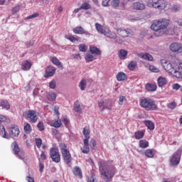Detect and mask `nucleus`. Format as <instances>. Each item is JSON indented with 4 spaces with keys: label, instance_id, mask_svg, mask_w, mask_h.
Instances as JSON below:
<instances>
[{
    "label": "nucleus",
    "instance_id": "obj_58",
    "mask_svg": "<svg viewBox=\"0 0 182 182\" xmlns=\"http://www.w3.org/2000/svg\"><path fill=\"white\" fill-rule=\"evenodd\" d=\"M141 2H145L146 4H147L148 6H151L153 4V0H141Z\"/></svg>",
    "mask_w": 182,
    "mask_h": 182
},
{
    "label": "nucleus",
    "instance_id": "obj_43",
    "mask_svg": "<svg viewBox=\"0 0 182 182\" xmlns=\"http://www.w3.org/2000/svg\"><path fill=\"white\" fill-rule=\"evenodd\" d=\"M74 110L76 112V113H82V108H80V105L75 102L74 105Z\"/></svg>",
    "mask_w": 182,
    "mask_h": 182
},
{
    "label": "nucleus",
    "instance_id": "obj_41",
    "mask_svg": "<svg viewBox=\"0 0 182 182\" xmlns=\"http://www.w3.org/2000/svg\"><path fill=\"white\" fill-rule=\"evenodd\" d=\"M86 62H93L95 60V56L92 54H87L85 57Z\"/></svg>",
    "mask_w": 182,
    "mask_h": 182
},
{
    "label": "nucleus",
    "instance_id": "obj_28",
    "mask_svg": "<svg viewBox=\"0 0 182 182\" xmlns=\"http://www.w3.org/2000/svg\"><path fill=\"white\" fill-rule=\"evenodd\" d=\"M144 137V132L138 131L134 133V138L136 140H140V139H143Z\"/></svg>",
    "mask_w": 182,
    "mask_h": 182
},
{
    "label": "nucleus",
    "instance_id": "obj_62",
    "mask_svg": "<svg viewBox=\"0 0 182 182\" xmlns=\"http://www.w3.org/2000/svg\"><path fill=\"white\" fill-rule=\"evenodd\" d=\"M89 139H90V137H85L83 140L84 146H89Z\"/></svg>",
    "mask_w": 182,
    "mask_h": 182
},
{
    "label": "nucleus",
    "instance_id": "obj_51",
    "mask_svg": "<svg viewBox=\"0 0 182 182\" xmlns=\"http://www.w3.org/2000/svg\"><path fill=\"white\" fill-rule=\"evenodd\" d=\"M37 127L38 128V130H40V132H43V130H45V126L43 125V122H40L38 125Z\"/></svg>",
    "mask_w": 182,
    "mask_h": 182
},
{
    "label": "nucleus",
    "instance_id": "obj_24",
    "mask_svg": "<svg viewBox=\"0 0 182 182\" xmlns=\"http://www.w3.org/2000/svg\"><path fill=\"white\" fill-rule=\"evenodd\" d=\"M146 90H148V92H155V90H157V85L148 83L146 85Z\"/></svg>",
    "mask_w": 182,
    "mask_h": 182
},
{
    "label": "nucleus",
    "instance_id": "obj_26",
    "mask_svg": "<svg viewBox=\"0 0 182 182\" xmlns=\"http://www.w3.org/2000/svg\"><path fill=\"white\" fill-rule=\"evenodd\" d=\"M95 28L102 35H106V30L103 28V26L100 25L99 23H95Z\"/></svg>",
    "mask_w": 182,
    "mask_h": 182
},
{
    "label": "nucleus",
    "instance_id": "obj_22",
    "mask_svg": "<svg viewBox=\"0 0 182 182\" xmlns=\"http://www.w3.org/2000/svg\"><path fill=\"white\" fill-rule=\"evenodd\" d=\"M157 82H158V86L159 87H163L164 85L167 84V80L163 77H159L157 80Z\"/></svg>",
    "mask_w": 182,
    "mask_h": 182
},
{
    "label": "nucleus",
    "instance_id": "obj_56",
    "mask_svg": "<svg viewBox=\"0 0 182 182\" xmlns=\"http://www.w3.org/2000/svg\"><path fill=\"white\" fill-rule=\"evenodd\" d=\"M181 87V85H180L178 83H175L172 85V89L173 90H178Z\"/></svg>",
    "mask_w": 182,
    "mask_h": 182
},
{
    "label": "nucleus",
    "instance_id": "obj_57",
    "mask_svg": "<svg viewBox=\"0 0 182 182\" xmlns=\"http://www.w3.org/2000/svg\"><path fill=\"white\" fill-rule=\"evenodd\" d=\"M49 87H50V89H55L56 87V82L54 80L50 82Z\"/></svg>",
    "mask_w": 182,
    "mask_h": 182
},
{
    "label": "nucleus",
    "instance_id": "obj_31",
    "mask_svg": "<svg viewBox=\"0 0 182 182\" xmlns=\"http://www.w3.org/2000/svg\"><path fill=\"white\" fill-rule=\"evenodd\" d=\"M119 59L122 60L127 58V50H120L119 54Z\"/></svg>",
    "mask_w": 182,
    "mask_h": 182
},
{
    "label": "nucleus",
    "instance_id": "obj_54",
    "mask_svg": "<svg viewBox=\"0 0 182 182\" xmlns=\"http://www.w3.org/2000/svg\"><path fill=\"white\" fill-rule=\"evenodd\" d=\"M68 41H70V42L75 43V42H78L79 40L74 36H70L68 37Z\"/></svg>",
    "mask_w": 182,
    "mask_h": 182
},
{
    "label": "nucleus",
    "instance_id": "obj_9",
    "mask_svg": "<svg viewBox=\"0 0 182 182\" xmlns=\"http://www.w3.org/2000/svg\"><path fill=\"white\" fill-rule=\"evenodd\" d=\"M170 50L175 53L182 52V45L180 43H173L170 45Z\"/></svg>",
    "mask_w": 182,
    "mask_h": 182
},
{
    "label": "nucleus",
    "instance_id": "obj_7",
    "mask_svg": "<svg viewBox=\"0 0 182 182\" xmlns=\"http://www.w3.org/2000/svg\"><path fill=\"white\" fill-rule=\"evenodd\" d=\"M25 118L28 120L30 119V123H36L38 122V115L35 110H28L24 112Z\"/></svg>",
    "mask_w": 182,
    "mask_h": 182
},
{
    "label": "nucleus",
    "instance_id": "obj_52",
    "mask_svg": "<svg viewBox=\"0 0 182 182\" xmlns=\"http://www.w3.org/2000/svg\"><path fill=\"white\" fill-rule=\"evenodd\" d=\"M167 106H168V109H171V110H173V109H176V107L177 106V105L176 104V102H172L168 104Z\"/></svg>",
    "mask_w": 182,
    "mask_h": 182
},
{
    "label": "nucleus",
    "instance_id": "obj_34",
    "mask_svg": "<svg viewBox=\"0 0 182 182\" xmlns=\"http://www.w3.org/2000/svg\"><path fill=\"white\" fill-rule=\"evenodd\" d=\"M52 127H55V129H59L62 126V122L59 119L55 120V122L50 124Z\"/></svg>",
    "mask_w": 182,
    "mask_h": 182
},
{
    "label": "nucleus",
    "instance_id": "obj_10",
    "mask_svg": "<svg viewBox=\"0 0 182 182\" xmlns=\"http://www.w3.org/2000/svg\"><path fill=\"white\" fill-rule=\"evenodd\" d=\"M62 157L67 166H69L72 161V155L70 154V151H65V152H62Z\"/></svg>",
    "mask_w": 182,
    "mask_h": 182
},
{
    "label": "nucleus",
    "instance_id": "obj_53",
    "mask_svg": "<svg viewBox=\"0 0 182 182\" xmlns=\"http://www.w3.org/2000/svg\"><path fill=\"white\" fill-rule=\"evenodd\" d=\"M96 144H97L96 140L92 139L90 142V146L91 149H95V147H96Z\"/></svg>",
    "mask_w": 182,
    "mask_h": 182
},
{
    "label": "nucleus",
    "instance_id": "obj_55",
    "mask_svg": "<svg viewBox=\"0 0 182 182\" xmlns=\"http://www.w3.org/2000/svg\"><path fill=\"white\" fill-rule=\"evenodd\" d=\"M0 130L2 133H4L3 135L4 139H6V132L5 131V127H4V125L0 126Z\"/></svg>",
    "mask_w": 182,
    "mask_h": 182
},
{
    "label": "nucleus",
    "instance_id": "obj_48",
    "mask_svg": "<svg viewBox=\"0 0 182 182\" xmlns=\"http://www.w3.org/2000/svg\"><path fill=\"white\" fill-rule=\"evenodd\" d=\"M149 70L151 72H154V73H159L160 72V70H159L156 66L154 65H150L149 66Z\"/></svg>",
    "mask_w": 182,
    "mask_h": 182
},
{
    "label": "nucleus",
    "instance_id": "obj_37",
    "mask_svg": "<svg viewBox=\"0 0 182 182\" xmlns=\"http://www.w3.org/2000/svg\"><path fill=\"white\" fill-rule=\"evenodd\" d=\"M24 132L25 133H26L27 134H29V133H31V132H32V129L31 128V124H29V123H24Z\"/></svg>",
    "mask_w": 182,
    "mask_h": 182
},
{
    "label": "nucleus",
    "instance_id": "obj_42",
    "mask_svg": "<svg viewBox=\"0 0 182 182\" xmlns=\"http://www.w3.org/2000/svg\"><path fill=\"white\" fill-rule=\"evenodd\" d=\"M82 134L85 137H90V130L87 127H84Z\"/></svg>",
    "mask_w": 182,
    "mask_h": 182
},
{
    "label": "nucleus",
    "instance_id": "obj_36",
    "mask_svg": "<svg viewBox=\"0 0 182 182\" xmlns=\"http://www.w3.org/2000/svg\"><path fill=\"white\" fill-rule=\"evenodd\" d=\"M120 5V0H112L111 1V6L114 8V9H117Z\"/></svg>",
    "mask_w": 182,
    "mask_h": 182
},
{
    "label": "nucleus",
    "instance_id": "obj_15",
    "mask_svg": "<svg viewBox=\"0 0 182 182\" xmlns=\"http://www.w3.org/2000/svg\"><path fill=\"white\" fill-rule=\"evenodd\" d=\"M132 8H134V9L136 11H144V9H146V5H144L143 3L136 1L133 3Z\"/></svg>",
    "mask_w": 182,
    "mask_h": 182
},
{
    "label": "nucleus",
    "instance_id": "obj_63",
    "mask_svg": "<svg viewBox=\"0 0 182 182\" xmlns=\"http://www.w3.org/2000/svg\"><path fill=\"white\" fill-rule=\"evenodd\" d=\"M63 122L66 127H68V126H69L70 121L68 118H64Z\"/></svg>",
    "mask_w": 182,
    "mask_h": 182
},
{
    "label": "nucleus",
    "instance_id": "obj_64",
    "mask_svg": "<svg viewBox=\"0 0 182 182\" xmlns=\"http://www.w3.org/2000/svg\"><path fill=\"white\" fill-rule=\"evenodd\" d=\"M124 100H126V97H124V96L119 97V105H122V103H123V102H124Z\"/></svg>",
    "mask_w": 182,
    "mask_h": 182
},
{
    "label": "nucleus",
    "instance_id": "obj_19",
    "mask_svg": "<svg viewBox=\"0 0 182 182\" xmlns=\"http://www.w3.org/2000/svg\"><path fill=\"white\" fill-rule=\"evenodd\" d=\"M139 153H141V154H145L146 157H149V159H152V157H154V154H153V150L151 149H146L145 151H139L137 150Z\"/></svg>",
    "mask_w": 182,
    "mask_h": 182
},
{
    "label": "nucleus",
    "instance_id": "obj_6",
    "mask_svg": "<svg viewBox=\"0 0 182 182\" xmlns=\"http://www.w3.org/2000/svg\"><path fill=\"white\" fill-rule=\"evenodd\" d=\"M11 147L13 148L14 154H16V156H17L20 160H23V159H25V152L21 151V149H19V146H18L16 141L11 144Z\"/></svg>",
    "mask_w": 182,
    "mask_h": 182
},
{
    "label": "nucleus",
    "instance_id": "obj_49",
    "mask_svg": "<svg viewBox=\"0 0 182 182\" xmlns=\"http://www.w3.org/2000/svg\"><path fill=\"white\" fill-rule=\"evenodd\" d=\"M38 16H39V14L35 13V14H33L32 15H30V16H27L25 19L26 21H28L29 19H33V18H38Z\"/></svg>",
    "mask_w": 182,
    "mask_h": 182
},
{
    "label": "nucleus",
    "instance_id": "obj_27",
    "mask_svg": "<svg viewBox=\"0 0 182 182\" xmlns=\"http://www.w3.org/2000/svg\"><path fill=\"white\" fill-rule=\"evenodd\" d=\"M98 106L101 111L105 110V109H108V110H110V109H112L111 106L107 107L105 105V102H103L102 100L98 101Z\"/></svg>",
    "mask_w": 182,
    "mask_h": 182
},
{
    "label": "nucleus",
    "instance_id": "obj_39",
    "mask_svg": "<svg viewBox=\"0 0 182 182\" xmlns=\"http://www.w3.org/2000/svg\"><path fill=\"white\" fill-rule=\"evenodd\" d=\"M56 71V69L53 68L50 71H47L46 74L44 75V77H50V76H53L55 75V72Z\"/></svg>",
    "mask_w": 182,
    "mask_h": 182
},
{
    "label": "nucleus",
    "instance_id": "obj_8",
    "mask_svg": "<svg viewBox=\"0 0 182 182\" xmlns=\"http://www.w3.org/2000/svg\"><path fill=\"white\" fill-rule=\"evenodd\" d=\"M161 63L164 69H165L168 73H177V70L174 69L173 65L168 61H166V60H161Z\"/></svg>",
    "mask_w": 182,
    "mask_h": 182
},
{
    "label": "nucleus",
    "instance_id": "obj_17",
    "mask_svg": "<svg viewBox=\"0 0 182 182\" xmlns=\"http://www.w3.org/2000/svg\"><path fill=\"white\" fill-rule=\"evenodd\" d=\"M73 172L75 177H78V178H83V176L82 175V169H80L79 166L74 167Z\"/></svg>",
    "mask_w": 182,
    "mask_h": 182
},
{
    "label": "nucleus",
    "instance_id": "obj_1",
    "mask_svg": "<svg viewBox=\"0 0 182 182\" xmlns=\"http://www.w3.org/2000/svg\"><path fill=\"white\" fill-rule=\"evenodd\" d=\"M168 23H170V21L166 18L154 20L151 26V29L155 31V36L159 38L163 36L164 34V29L168 26Z\"/></svg>",
    "mask_w": 182,
    "mask_h": 182
},
{
    "label": "nucleus",
    "instance_id": "obj_4",
    "mask_svg": "<svg viewBox=\"0 0 182 182\" xmlns=\"http://www.w3.org/2000/svg\"><path fill=\"white\" fill-rule=\"evenodd\" d=\"M181 149H178L169 159V166L171 167H177L178 164H180V160H181Z\"/></svg>",
    "mask_w": 182,
    "mask_h": 182
},
{
    "label": "nucleus",
    "instance_id": "obj_47",
    "mask_svg": "<svg viewBox=\"0 0 182 182\" xmlns=\"http://www.w3.org/2000/svg\"><path fill=\"white\" fill-rule=\"evenodd\" d=\"M82 153L84 154H87L89 153L90 149L89 148V145H84L83 149L81 148Z\"/></svg>",
    "mask_w": 182,
    "mask_h": 182
},
{
    "label": "nucleus",
    "instance_id": "obj_16",
    "mask_svg": "<svg viewBox=\"0 0 182 182\" xmlns=\"http://www.w3.org/2000/svg\"><path fill=\"white\" fill-rule=\"evenodd\" d=\"M74 33L78 34V35H83L85 33V35H90L89 32L86 31L85 29L82 28V26H77L75 28H73Z\"/></svg>",
    "mask_w": 182,
    "mask_h": 182
},
{
    "label": "nucleus",
    "instance_id": "obj_5",
    "mask_svg": "<svg viewBox=\"0 0 182 182\" xmlns=\"http://www.w3.org/2000/svg\"><path fill=\"white\" fill-rule=\"evenodd\" d=\"M50 156L54 163H60V153L58 148L52 147L50 149Z\"/></svg>",
    "mask_w": 182,
    "mask_h": 182
},
{
    "label": "nucleus",
    "instance_id": "obj_29",
    "mask_svg": "<svg viewBox=\"0 0 182 182\" xmlns=\"http://www.w3.org/2000/svg\"><path fill=\"white\" fill-rule=\"evenodd\" d=\"M51 62L56 66H58L60 69H63V65H62V63H60V61L56 58H53Z\"/></svg>",
    "mask_w": 182,
    "mask_h": 182
},
{
    "label": "nucleus",
    "instance_id": "obj_50",
    "mask_svg": "<svg viewBox=\"0 0 182 182\" xmlns=\"http://www.w3.org/2000/svg\"><path fill=\"white\" fill-rule=\"evenodd\" d=\"M21 11V6H16L12 9V14L13 15H15V14H18Z\"/></svg>",
    "mask_w": 182,
    "mask_h": 182
},
{
    "label": "nucleus",
    "instance_id": "obj_40",
    "mask_svg": "<svg viewBox=\"0 0 182 182\" xmlns=\"http://www.w3.org/2000/svg\"><path fill=\"white\" fill-rule=\"evenodd\" d=\"M79 87L81 90L86 89V80L83 79L80 82Z\"/></svg>",
    "mask_w": 182,
    "mask_h": 182
},
{
    "label": "nucleus",
    "instance_id": "obj_59",
    "mask_svg": "<svg viewBox=\"0 0 182 182\" xmlns=\"http://www.w3.org/2000/svg\"><path fill=\"white\" fill-rule=\"evenodd\" d=\"M34 43L33 41H29L26 43V48H31V46H33Z\"/></svg>",
    "mask_w": 182,
    "mask_h": 182
},
{
    "label": "nucleus",
    "instance_id": "obj_20",
    "mask_svg": "<svg viewBox=\"0 0 182 182\" xmlns=\"http://www.w3.org/2000/svg\"><path fill=\"white\" fill-rule=\"evenodd\" d=\"M90 52L92 55H97V56L102 55V51L96 46L90 47Z\"/></svg>",
    "mask_w": 182,
    "mask_h": 182
},
{
    "label": "nucleus",
    "instance_id": "obj_2",
    "mask_svg": "<svg viewBox=\"0 0 182 182\" xmlns=\"http://www.w3.org/2000/svg\"><path fill=\"white\" fill-rule=\"evenodd\" d=\"M100 171L102 176H103V179L106 182L112 181V178L114 177L116 173V168L110 165H102V162L98 164Z\"/></svg>",
    "mask_w": 182,
    "mask_h": 182
},
{
    "label": "nucleus",
    "instance_id": "obj_32",
    "mask_svg": "<svg viewBox=\"0 0 182 182\" xmlns=\"http://www.w3.org/2000/svg\"><path fill=\"white\" fill-rule=\"evenodd\" d=\"M139 147L141 149H147L149 147V141L141 139L139 141Z\"/></svg>",
    "mask_w": 182,
    "mask_h": 182
},
{
    "label": "nucleus",
    "instance_id": "obj_23",
    "mask_svg": "<svg viewBox=\"0 0 182 182\" xmlns=\"http://www.w3.org/2000/svg\"><path fill=\"white\" fill-rule=\"evenodd\" d=\"M0 106L3 107V109H6V110H9V109H11V105H9V102H8L6 100H1Z\"/></svg>",
    "mask_w": 182,
    "mask_h": 182
},
{
    "label": "nucleus",
    "instance_id": "obj_30",
    "mask_svg": "<svg viewBox=\"0 0 182 182\" xmlns=\"http://www.w3.org/2000/svg\"><path fill=\"white\" fill-rule=\"evenodd\" d=\"M144 124L149 130H154V123L150 120H145Z\"/></svg>",
    "mask_w": 182,
    "mask_h": 182
},
{
    "label": "nucleus",
    "instance_id": "obj_25",
    "mask_svg": "<svg viewBox=\"0 0 182 182\" xmlns=\"http://www.w3.org/2000/svg\"><path fill=\"white\" fill-rule=\"evenodd\" d=\"M56 93L55 92H48L46 95V97L50 102H55L56 100Z\"/></svg>",
    "mask_w": 182,
    "mask_h": 182
},
{
    "label": "nucleus",
    "instance_id": "obj_46",
    "mask_svg": "<svg viewBox=\"0 0 182 182\" xmlns=\"http://www.w3.org/2000/svg\"><path fill=\"white\" fill-rule=\"evenodd\" d=\"M80 52H86L87 50V46L85 44H80L78 46Z\"/></svg>",
    "mask_w": 182,
    "mask_h": 182
},
{
    "label": "nucleus",
    "instance_id": "obj_11",
    "mask_svg": "<svg viewBox=\"0 0 182 182\" xmlns=\"http://www.w3.org/2000/svg\"><path fill=\"white\" fill-rule=\"evenodd\" d=\"M154 8H157L158 9H164L166 8V1L164 0H158L156 2H154L152 0V5Z\"/></svg>",
    "mask_w": 182,
    "mask_h": 182
},
{
    "label": "nucleus",
    "instance_id": "obj_61",
    "mask_svg": "<svg viewBox=\"0 0 182 182\" xmlns=\"http://www.w3.org/2000/svg\"><path fill=\"white\" fill-rule=\"evenodd\" d=\"M43 168H45V166L42 163H39V171L40 173H43Z\"/></svg>",
    "mask_w": 182,
    "mask_h": 182
},
{
    "label": "nucleus",
    "instance_id": "obj_33",
    "mask_svg": "<svg viewBox=\"0 0 182 182\" xmlns=\"http://www.w3.org/2000/svg\"><path fill=\"white\" fill-rule=\"evenodd\" d=\"M136 66H137V61H131L128 64V69L129 70H134V69H136Z\"/></svg>",
    "mask_w": 182,
    "mask_h": 182
},
{
    "label": "nucleus",
    "instance_id": "obj_14",
    "mask_svg": "<svg viewBox=\"0 0 182 182\" xmlns=\"http://www.w3.org/2000/svg\"><path fill=\"white\" fill-rule=\"evenodd\" d=\"M117 33L122 38H128L129 35H130V31L124 28H118L117 29Z\"/></svg>",
    "mask_w": 182,
    "mask_h": 182
},
{
    "label": "nucleus",
    "instance_id": "obj_44",
    "mask_svg": "<svg viewBox=\"0 0 182 182\" xmlns=\"http://www.w3.org/2000/svg\"><path fill=\"white\" fill-rule=\"evenodd\" d=\"M105 35H107V38H109L110 39H116V38H117V35H116V33H106L105 32Z\"/></svg>",
    "mask_w": 182,
    "mask_h": 182
},
{
    "label": "nucleus",
    "instance_id": "obj_12",
    "mask_svg": "<svg viewBox=\"0 0 182 182\" xmlns=\"http://www.w3.org/2000/svg\"><path fill=\"white\" fill-rule=\"evenodd\" d=\"M19 127L18 125L13 124L10 128V136L13 137H18L19 136Z\"/></svg>",
    "mask_w": 182,
    "mask_h": 182
},
{
    "label": "nucleus",
    "instance_id": "obj_3",
    "mask_svg": "<svg viewBox=\"0 0 182 182\" xmlns=\"http://www.w3.org/2000/svg\"><path fill=\"white\" fill-rule=\"evenodd\" d=\"M140 106L141 107H144V109L147 111L157 109V105H156L154 101L146 98L141 100Z\"/></svg>",
    "mask_w": 182,
    "mask_h": 182
},
{
    "label": "nucleus",
    "instance_id": "obj_13",
    "mask_svg": "<svg viewBox=\"0 0 182 182\" xmlns=\"http://www.w3.org/2000/svg\"><path fill=\"white\" fill-rule=\"evenodd\" d=\"M136 56L141 58V59H144V60H149V62L153 61V56L148 53H137Z\"/></svg>",
    "mask_w": 182,
    "mask_h": 182
},
{
    "label": "nucleus",
    "instance_id": "obj_60",
    "mask_svg": "<svg viewBox=\"0 0 182 182\" xmlns=\"http://www.w3.org/2000/svg\"><path fill=\"white\" fill-rule=\"evenodd\" d=\"M109 2H110V0H102V6H109Z\"/></svg>",
    "mask_w": 182,
    "mask_h": 182
},
{
    "label": "nucleus",
    "instance_id": "obj_21",
    "mask_svg": "<svg viewBox=\"0 0 182 182\" xmlns=\"http://www.w3.org/2000/svg\"><path fill=\"white\" fill-rule=\"evenodd\" d=\"M32 64L31 63V62L26 60L22 63L21 68L23 69V70H29Z\"/></svg>",
    "mask_w": 182,
    "mask_h": 182
},
{
    "label": "nucleus",
    "instance_id": "obj_45",
    "mask_svg": "<svg viewBox=\"0 0 182 182\" xmlns=\"http://www.w3.org/2000/svg\"><path fill=\"white\" fill-rule=\"evenodd\" d=\"M35 141L38 149H41L42 147V139L41 138H36Z\"/></svg>",
    "mask_w": 182,
    "mask_h": 182
},
{
    "label": "nucleus",
    "instance_id": "obj_38",
    "mask_svg": "<svg viewBox=\"0 0 182 182\" xmlns=\"http://www.w3.org/2000/svg\"><path fill=\"white\" fill-rule=\"evenodd\" d=\"M80 9H84L85 11H87L88 9H92V6L90 4L85 2L80 6Z\"/></svg>",
    "mask_w": 182,
    "mask_h": 182
},
{
    "label": "nucleus",
    "instance_id": "obj_35",
    "mask_svg": "<svg viewBox=\"0 0 182 182\" xmlns=\"http://www.w3.org/2000/svg\"><path fill=\"white\" fill-rule=\"evenodd\" d=\"M59 148L61 153L69 151V149H68V145H66L65 143H60Z\"/></svg>",
    "mask_w": 182,
    "mask_h": 182
},
{
    "label": "nucleus",
    "instance_id": "obj_18",
    "mask_svg": "<svg viewBox=\"0 0 182 182\" xmlns=\"http://www.w3.org/2000/svg\"><path fill=\"white\" fill-rule=\"evenodd\" d=\"M116 77H117V80H118V82H123L124 80H127V75H126V73H124L123 72L118 73Z\"/></svg>",
    "mask_w": 182,
    "mask_h": 182
}]
</instances>
